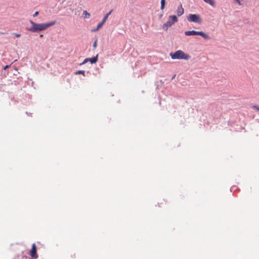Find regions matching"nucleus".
<instances>
[{"label": "nucleus", "instance_id": "1", "mask_svg": "<svg viewBox=\"0 0 259 259\" xmlns=\"http://www.w3.org/2000/svg\"><path fill=\"white\" fill-rule=\"evenodd\" d=\"M30 24H31V27L29 29V31L31 32H36L47 29L49 27L55 25L56 22L53 21L47 23L37 24L30 21Z\"/></svg>", "mask_w": 259, "mask_h": 259}, {"label": "nucleus", "instance_id": "2", "mask_svg": "<svg viewBox=\"0 0 259 259\" xmlns=\"http://www.w3.org/2000/svg\"><path fill=\"white\" fill-rule=\"evenodd\" d=\"M170 56L172 59H184L186 60H189L191 57L188 54L184 53L181 50H179L174 53H170Z\"/></svg>", "mask_w": 259, "mask_h": 259}, {"label": "nucleus", "instance_id": "3", "mask_svg": "<svg viewBox=\"0 0 259 259\" xmlns=\"http://www.w3.org/2000/svg\"><path fill=\"white\" fill-rule=\"evenodd\" d=\"M178 18L175 15H171L168 17V20L164 24H163V29L166 30L168 29V28L172 26L175 23L177 22Z\"/></svg>", "mask_w": 259, "mask_h": 259}, {"label": "nucleus", "instance_id": "4", "mask_svg": "<svg viewBox=\"0 0 259 259\" xmlns=\"http://www.w3.org/2000/svg\"><path fill=\"white\" fill-rule=\"evenodd\" d=\"M184 34H185L186 36L199 35L204 37L205 39H209L210 38V37L208 35L201 31L188 30L186 31L185 32H184Z\"/></svg>", "mask_w": 259, "mask_h": 259}, {"label": "nucleus", "instance_id": "5", "mask_svg": "<svg viewBox=\"0 0 259 259\" xmlns=\"http://www.w3.org/2000/svg\"><path fill=\"white\" fill-rule=\"evenodd\" d=\"M187 20L189 22L197 23L199 24L202 23V19L200 18V15L197 14H189L187 17Z\"/></svg>", "mask_w": 259, "mask_h": 259}, {"label": "nucleus", "instance_id": "6", "mask_svg": "<svg viewBox=\"0 0 259 259\" xmlns=\"http://www.w3.org/2000/svg\"><path fill=\"white\" fill-rule=\"evenodd\" d=\"M29 255L31 256L32 259H37L38 254L37 253V248L36 247L35 244L33 243L31 245V248L29 252Z\"/></svg>", "mask_w": 259, "mask_h": 259}, {"label": "nucleus", "instance_id": "7", "mask_svg": "<svg viewBox=\"0 0 259 259\" xmlns=\"http://www.w3.org/2000/svg\"><path fill=\"white\" fill-rule=\"evenodd\" d=\"M89 61L92 64L96 63L97 61V55L96 56L92 57V58H87L84 59V61L82 63H80V65H82L85 63H87Z\"/></svg>", "mask_w": 259, "mask_h": 259}, {"label": "nucleus", "instance_id": "8", "mask_svg": "<svg viewBox=\"0 0 259 259\" xmlns=\"http://www.w3.org/2000/svg\"><path fill=\"white\" fill-rule=\"evenodd\" d=\"M184 13V8H183L182 5H180L179 7H178L177 10V13L178 16H180L182 15Z\"/></svg>", "mask_w": 259, "mask_h": 259}, {"label": "nucleus", "instance_id": "9", "mask_svg": "<svg viewBox=\"0 0 259 259\" xmlns=\"http://www.w3.org/2000/svg\"><path fill=\"white\" fill-rule=\"evenodd\" d=\"M206 4H209V5L215 7V1L214 0H203Z\"/></svg>", "mask_w": 259, "mask_h": 259}, {"label": "nucleus", "instance_id": "10", "mask_svg": "<svg viewBox=\"0 0 259 259\" xmlns=\"http://www.w3.org/2000/svg\"><path fill=\"white\" fill-rule=\"evenodd\" d=\"M112 10H110V11H109V12H108V13L106 14V15H105L104 17H103V18L102 21L103 22H106V21L108 19V17L110 16V14L112 13Z\"/></svg>", "mask_w": 259, "mask_h": 259}, {"label": "nucleus", "instance_id": "11", "mask_svg": "<svg viewBox=\"0 0 259 259\" xmlns=\"http://www.w3.org/2000/svg\"><path fill=\"white\" fill-rule=\"evenodd\" d=\"M83 15H84V18L86 19H88L90 17V13H88L87 11H83Z\"/></svg>", "mask_w": 259, "mask_h": 259}, {"label": "nucleus", "instance_id": "12", "mask_svg": "<svg viewBox=\"0 0 259 259\" xmlns=\"http://www.w3.org/2000/svg\"><path fill=\"white\" fill-rule=\"evenodd\" d=\"M165 6V0H161V9L162 10Z\"/></svg>", "mask_w": 259, "mask_h": 259}, {"label": "nucleus", "instance_id": "13", "mask_svg": "<svg viewBox=\"0 0 259 259\" xmlns=\"http://www.w3.org/2000/svg\"><path fill=\"white\" fill-rule=\"evenodd\" d=\"M85 72L83 70H79V71H76L75 73L76 75L78 74H83V75H84Z\"/></svg>", "mask_w": 259, "mask_h": 259}, {"label": "nucleus", "instance_id": "14", "mask_svg": "<svg viewBox=\"0 0 259 259\" xmlns=\"http://www.w3.org/2000/svg\"><path fill=\"white\" fill-rule=\"evenodd\" d=\"M234 2L238 4V5H242V4L241 3L243 2V0H233Z\"/></svg>", "mask_w": 259, "mask_h": 259}, {"label": "nucleus", "instance_id": "15", "mask_svg": "<svg viewBox=\"0 0 259 259\" xmlns=\"http://www.w3.org/2000/svg\"><path fill=\"white\" fill-rule=\"evenodd\" d=\"M105 22H103V21H102V22H100V23H99L98 24V25H97V27L99 28H101L103 26V24H105Z\"/></svg>", "mask_w": 259, "mask_h": 259}, {"label": "nucleus", "instance_id": "16", "mask_svg": "<svg viewBox=\"0 0 259 259\" xmlns=\"http://www.w3.org/2000/svg\"><path fill=\"white\" fill-rule=\"evenodd\" d=\"M99 29H100L99 28L96 27V28L92 29V32H96V31H98Z\"/></svg>", "mask_w": 259, "mask_h": 259}, {"label": "nucleus", "instance_id": "17", "mask_svg": "<svg viewBox=\"0 0 259 259\" xmlns=\"http://www.w3.org/2000/svg\"><path fill=\"white\" fill-rule=\"evenodd\" d=\"M13 35H14L15 36H16L17 37H19L20 36V33H13Z\"/></svg>", "mask_w": 259, "mask_h": 259}, {"label": "nucleus", "instance_id": "18", "mask_svg": "<svg viewBox=\"0 0 259 259\" xmlns=\"http://www.w3.org/2000/svg\"><path fill=\"white\" fill-rule=\"evenodd\" d=\"M97 40L96 39L95 40V41H94V45H93V47H94V48H96L97 47Z\"/></svg>", "mask_w": 259, "mask_h": 259}, {"label": "nucleus", "instance_id": "19", "mask_svg": "<svg viewBox=\"0 0 259 259\" xmlns=\"http://www.w3.org/2000/svg\"><path fill=\"white\" fill-rule=\"evenodd\" d=\"M38 11H35V12L34 14H33V16L35 17L37 16L38 15Z\"/></svg>", "mask_w": 259, "mask_h": 259}, {"label": "nucleus", "instance_id": "20", "mask_svg": "<svg viewBox=\"0 0 259 259\" xmlns=\"http://www.w3.org/2000/svg\"><path fill=\"white\" fill-rule=\"evenodd\" d=\"M253 108L259 111V107H257L256 106H254Z\"/></svg>", "mask_w": 259, "mask_h": 259}, {"label": "nucleus", "instance_id": "21", "mask_svg": "<svg viewBox=\"0 0 259 259\" xmlns=\"http://www.w3.org/2000/svg\"><path fill=\"white\" fill-rule=\"evenodd\" d=\"M8 67H9V66H8V65H6V66H5V67H4V69H7Z\"/></svg>", "mask_w": 259, "mask_h": 259}]
</instances>
